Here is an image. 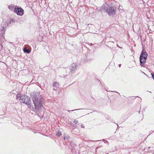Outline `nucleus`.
Instances as JSON below:
<instances>
[{
    "mask_svg": "<svg viewBox=\"0 0 154 154\" xmlns=\"http://www.w3.org/2000/svg\"><path fill=\"white\" fill-rule=\"evenodd\" d=\"M74 123H75V124H76L77 123V122H78V121L76 120H75L74 121Z\"/></svg>",
    "mask_w": 154,
    "mask_h": 154,
    "instance_id": "obj_10",
    "label": "nucleus"
},
{
    "mask_svg": "<svg viewBox=\"0 0 154 154\" xmlns=\"http://www.w3.org/2000/svg\"><path fill=\"white\" fill-rule=\"evenodd\" d=\"M53 86L54 87L57 88L59 86V84L58 83L54 82L53 83Z\"/></svg>",
    "mask_w": 154,
    "mask_h": 154,
    "instance_id": "obj_6",
    "label": "nucleus"
},
{
    "mask_svg": "<svg viewBox=\"0 0 154 154\" xmlns=\"http://www.w3.org/2000/svg\"><path fill=\"white\" fill-rule=\"evenodd\" d=\"M23 51L24 52H26L28 53H29L30 52V51L29 50L25 48H24Z\"/></svg>",
    "mask_w": 154,
    "mask_h": 154,
    "instance_id": "obj_7",
    "label": "nucleus"
},
{
    "mask_svg": "<svg viewBox=\"0 0 154 154\" xmlns=\"http://www.w3.org/2000/svg\"><path fill=\"white\" fill-rule=\"evenodd\" d=\"M65 137H64V140H65Z\"/></svg>",
    "mask_w": 154,
    "mask_h": 154,
    "instance_id": "obj_13",
    "label": "nucleus"
},
{
    "mask_svg": "<svg viewBox=\"0 0 154 154\" xmlns=\"http://www.w3.org/2000/svg\"><path fill=\"white\" fill-rule=\"evenodd\" d=\"M81 126L82 128H84V126L83 125H81Z\"/></svg>",
    "mask_w": 154,
    "mask_h": 154,
    "instance_id": "obj_11",
    "label": "nucleus"
},
{
    "mask_svg": "<svg viewBox=\"0 0 154 154\" xmlns=\"http://www.w3.org/2000/svg\"><path fill=\"white\" fill-rule=\"evenodd\" d=\"M17 99L22 103L27 104L30 103L31 101L29 97L27 96L22 95L20 94H17L16 96Z\"/></svg>",
    "mask_w": 154,
    "mask_h": 154,
    "instance_id": "obj_2",
    "label": "nucleus"
},
{
    "mask_svg": "<svg viewBox=\"0 0 154 154\" xmlns=\"http://www.w3.org/2000/svg\"><path fill=\"white\" fill-rule=\"evenodd\" d=\"M32 100L35 109L39 111L43 107V99L38 93H33L32 95Z\"/></svg>",
    "mask_w": 154,
    "mask_h": 154,
    "instance_id": "obj_1",
    "label": "nucleus"
},
{
    "mask_svg": "<svg viewBox=\"0 0 154 154\" xmlns=\"http://www.w3.org/2000/svg\"><path fill=\"white\" fill-rule=\"evenodd\" d=\"M54 90H55L56 89L55 88H54L53 89Z\"/></svg>",
    "mask_w": 154,
    "mask_h": 154,
    "instance_id": "obj_12",
    "label": "nucleus"
},
{
    "mask_svg": "<svg viewBox=\"0 0 154 154\" xmlns=\"http://www.w3.org/2000/svg\"><path fill=\"white\" fill-rule=\"evenodd\" d=\"M151 75H152V78L154 80V74L151 73Z\"/></svg>",
    "mask_w": 154,
    "mask_h": 154,
    "instance_id": "obj_9",
    "label": "nucleus"
},
{
    "mask_svg": "<svg viewBox=\"0 0 154 154\" xmlns=\"http://www.w3.org/2000/svg\"><path fill=\"white\" fill-rule=\"evenodd\" d=\"M147 57V54L146 52L142 51L140 57V63L141 64H144Z\"/></svg>",
    "mask_w": 154,
    "mask_h": 154,
    "instance_id": "obj_4",
    "label": "nucleus"
},
{
    "mask_svg": "<svg viewBox=\"0 0 154 154\" xmlns=\"http://www.w3.org/2000/svg\"><path fill=\"white\" fill-rule=\"evenodd\" d=\"M14 11L19 15H22L23 14V10L20 8H15Z\"/></svg>",
    "mask_w": 154,
    "mask_h": 154,
    "instance_id": "obj_5",
    "label": "nucleus"
},
{
    "mask_svg": "<svg viewBox=\"0 0 154 154\" xmlns=\"http://www.w3.org/2000/svg\"><path fill=\"white\" fill-rule=\"evenodd\" d=\"M61 135V133L60 131H58L57 134V136H60Z\"/></svg>",
    "mask_w": 154,
    "mask_h": 154,
    "instance_id": "obj_8",
    "label": "nucleus"
},
{
    "mask_svg": "<svg viewBox=\"0 0 154 154\" xmlns=\"http://www.w3.org/2000/svg\"><path fill=\"white\" fill-rule=\"evenodd\" d=\"M107 5L104 7V11H106L109 16H113L116 13V10L113 7H111L108 8Z\"/></svg>",
    "mask_w": 154,
    "mask_h": 154,
    "instance_id": "obj_3",
    "label": "nucleus"
}]
</instances>
